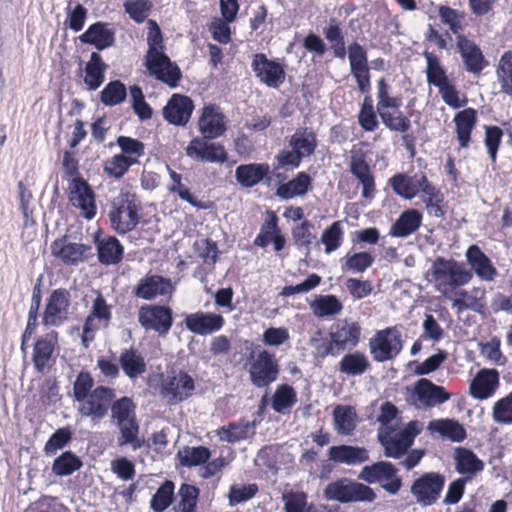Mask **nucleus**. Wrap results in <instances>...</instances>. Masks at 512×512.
Segmentation results:
<instances>
[{
	"instance_id": "79ce46f5",
	"label": "nucleus",
	"mask_w": 512,
	"mask_h": 512,
	"mask_svg": "<svg viewBox=\"0 0 512 512\" xmlns=\"http://www.w3.org/2000/svg\"><path fill=\"white\" fill-rule=\"evenodd\" d=\"M297 403V392L289 384H281L276 387L271 399L272 409L279 414H288Z\"/></svg>"
},
{
	"instance_id": "13d9d810",
	"label": "nucleus",
	"mask_w": 512,
	"mask_h": 512,
	"mask_svg": "<svg viewBox=\"0 0 512 512\" xmlns=\"http://www.w3.org/2000/svg\"><path fill=\"white\" fill-rule=\"evenodd\" d=\"M136 163H138V160L132 156L117 154L106 161L104 171L109 176L115 179H120L124 176L128 169Z\"/></svg>"
},
{
	"instance_id": "864d4df0",
	"label": "nucleus",
	"mask_w": 512,
	"mask_h": 512,
	"mask_svg": "<svg viewBox=\"0 0 512 512\" xmlns=\"http://www.w3.org/2000/svg\"><path fill=\"white\" fill-rule=\"evenodd\" d=\"M423 56L427 62V82L437 88L447 84L449 80L444 68L441 66L439 59L427 51L423 53Z\"/></svg>"
},
{
	"instance_id": "c03bdc74",
	"label": "nucleus",
	"mask_w": 512,
	"mask_h": 512,
	"mask_svg": "<svg viewBox=\"0 0 512 512\" xmlns=\"http://www.w3.org/2000/svg\"><path fill=\"white\" fill-rule=\"evenodd\" d=\"M312 179L306 172H300L297 176L281 185L277 189V195L282 199H292L295 196L305 195L310 186Z\"/></svg>"
},
{
	"instance_id": "0e129e2a",
	"label": "nucleus",
	"mask_w": 512,
	"mask_h": 512,
	"mask_svg": "<svg viewBox=\"0 0 512 512\" xmlns=\"http://www.w3.org/2000/svg\"><path fill=\"white\" fill-rule=\"evenodd\" d=\"M285 512H312L313 505L307 503V495L301 491H288L282 494Z\"/></svg>"
},
{
	"instance_id": "f257e3e1",
	"label": "nucleus",
	"mask_w": 512,
	"mask_h": 512,
	"mask_svg": "<svg viewBox=\"0 0 512 512\" xmlns=\"http://www.w3.org/2000/svg\"><path fill=\"white\" fill-rule=\"evenodd\" d=\"M109 410L110 421L118 429L117 446H130L134 451L141 449L145 440L139 436L140 425L132 399L127 396L114 399Z\"/></svg>"
},
{
	"instance_id": "58836bf2",
	"label": "nucleus",
	"mask_w": 512,
	"mask_h": 512,
	"mask_svg": "<svg viewBox=\"0 0 512 512\" xmlns=\"http://www.w3.org/2000/svg\"><path fill=\"white\" fill-rule=\"evenodd\" d=\"M455 469L460 474L475 475L484 469V463L476 454L463 447L455 449L454 453Z\"/></svg>"
},
{
	"instance_id": "f03ea898",
	"label": "nucleus",
	"mask_w": 512,
	"mask_h": 512,
	"mask_svg": "<svg viewBox=\"0 0 512 512\" xmlns=\"http://www.w3.org/2000/svg\"><path fill=\"white\" fill-rule=\"evenodd\" d=\"M428 274L435 291L446 298H451L458 288L467 285L473 278L464 263L441 256L432 262Z\"/></svg>"
},
{
	"instance_id": "5fc2aeb1",
	"label": "nucleus",
	"mask_w": 512,
	"mask_h": 512,
	"mask_svg": "<svg viewBox=\"0 0 512 512\" xmlns=\"http://www.w3.org/2000/svg\"><path fill=\"white\" fill-rule=\"evenodd\" d=\"M496 76L500 84L501 91L512 96V52H505L496 68Z\"/></svg>"
},
{
	"instance_id": "603ef678",
	"label": "nucleus",
	"mask_w": 512,
	"mask_h": 512,
	"mask_svg": "<svg viewBox=\"0 0 512 512\" xmlns=\"http://www.w3.org/2000/svg\"><path fill=\"white\" fill-rule=\"evenodd\" d=\"M386 109L381 112H378L382 123L388 128L390 131L399 132V133H407L411 128L410 119L405 116L400 109L392 110Z\"/></svg>"
},
{
	"instance_id": "a878e982",
	"label": "nucleus",
	"mask_w": 512,
	"mask_h": 512,
	"mask_svg": "<svg viewBox=\"0 0 512 512\" xmlns=\"http://www.w3.org/2000/svg\"><path fill=\"white\" fill-rule=\"evenodd\" d=\"M466 262L469 271L482 281L493 282L498 276V271L490 258L481 250L478 245H471L465 252Z\"/></svg>"
},
{
	"instance_id": "6ab92c4d",
	"label": "nucleus",
	"mask_w": 512,
	"mask_h": 512,
	"mask_svg": "<svg viewBox=\"0 0 512 512\" xmlns=\"http://www.w3.org/2000/svg\"><path fill=\"white\" fill-rule=\"evenodd\" d=\"M203 137L193 138L185 148L186 155L195 160L209 163H224L228 156L223 145L209 142Z\"/></svg>"
},
{
	"instance_id": "0eeeda50",
	"label": "nucleus",
	"mask_w": 512,
	"mask_h": 512,
	"mask_svg": "<svg viewBox=\"0 0 512 512\" xmlns=\"http://www.w3.org/2000/svg\"><path fill=\"white\" fill-rule=\"evenodd\" d=\"M324 497L327 500L348 503L358 501L371 502L375 499L376 495L369 486L342 478L326 486Z\"/></svg>"
},
{
	"instance_id": "a19ab883",
	"label": "nucleus",
	"mask_w": 512,
	"mask_h": 512,
	"mask_svg": "<svg viewBox=\"0 0 512 512\" xmlns=\"http://www.w3.org/2000/svg\"><path fill=\"white\" fill-rule=\"evenodd\" d=\"M289 146L301 157L311 156L317 147L316 134L307 128H300L295 131L289 140Z\"/></svg>"
},
{
	"instance_id": "dca6fc26",
	"label": "nucleus",
	"mask_w": 512,
	"mask_h": 512,
	"mask_svg": "<svg viewBox=\"0 0 512 512\" xmlns=\"http://www.w3.org/2000/svg\"><path fill=\"white\" fill-rule=\"evenodd\" d=\"M348 53L350 72L354 77L361 93H368L371 89L370 68L365 48L358 42H352L346 49Z\"/></svg>"
},
{
	"instance_id": "aec40b11",
	"label": "nucleus",
	"mask_w": 512,
	"mask_h": 512,
	"mask_svg": "<svg viewBox=\"0 0 512 512\" xmlns=\"http://www.w3.org/2000/svg\"><path fill=\"white\" fill-rule=\"evenodd\" d=\"M412 399L420 408H432L450 399L449 393L442 386L426 378L419 379L413 387Z\"/></svg>"
},
{
	"instance_id": "4be33fe9",
	"label": "nucleus",
	"mask_w": 512,
	"mask_h": 512,
	"mask_svg": "<svg viewBox=\"0 0 512 512\" xmlns=\"http://www.w3.org/2000/svg\"><path fill=\"white\" fill-rule=\"evenodd\" d=\"M69 201L74 207L81 210L84 218L90 220L95 216L94 192L83 178L72 179L69 186Z\"/></svg>"
},
{
	"instance_id": "9d476101",
	"label": "nucleus",
	"mask_w": 512,
	"mask_h": 512,
	"mask_svg": "<svg viewBox=\"0 0 512 512\" xmlns=\"http://www.w3.org/2000/svg\"><path fill=\"white\" fill-rule=\"evenodd\" d=\"M71 293L66 288H57L46 299L42 324L46 327H60L69 320Z\"/></svg>"
},
{
	"instance_id": "69168bd1",
	"label": "nucleus",
	"mask_w": 512,
	"mask_h": 512,
	"mask_svg": "<svg viewBox=\"0 0 512 512\" xmlns=\"http://www.w3.org/2000/svg\"><path fill=\"white\" fill-rule=\"evenodd\" d=\"M279 230L277 215L273 211H268L265 222L260 228V233L254 240V245L265 248Z\"/></svg>"
},
{
	"instance_id": "c9c22d12",
	"label": "nucleus",
	"mask_w": 512,
	"mask_h": 512,
	"mask_svg": "<svg viewBox=\"0 0 512 512\" xmlns=\"http://www.w3.org/2000/svg\"><path fill=\"white\" fill-rule=\"evenodd\" d=\"M58 333L52 331L46 338L38 339L33 348L34 368L42 373L52 357Z\"/></svg>"
},
{
	"instance_id": "4468645a",
	"label": "nucleus",
	"mask_w": 512,
	"mask_h": 512,
	"mask_svg": "<svg viewBox=\"0 0 512 512\" xmlns=\"http://www.w3.org/2000/svg\"><path fill=\"white\" fill-rule=\"evenodd\" d=\"M445 479L435 472H428L417 478L411 485L410 492L422 507L433 505L440 497Z\"/></svg>"
},
{
	"instance_id": "9b49d317",
	"label": "nucleus",
	"mask_w": 512,
	"mask_h": 512,
	"mask_svg": "<svg viewBox=\"0 0 512 512\" xmlns=\"http://www.w3.org/2000/svg\"><path fill=\"white\" fill-rule=\"evenodd\" d=\"M369 350L376 362L395 358L402 350L401 333L391 327L378 331L369 341Z\"/></svg>"
},
{
	"instance_id": "6e6552de",
	"label": "nucleus",
	"mask_w": 512,
	"mask_h": 512,
	"mask_svg": "<svg viewBox=\"0 0 512 512\" xmlns=\"http://www.w3.org/2000/svg\"><path fill=\"white\" fill-rule=\"evenodd\" d=\"M116 397L114 389L106 386H97L89 396L79 403L78 413L89 418L93 424H98L109 412L110 406Z\"/></svg>"
},
{
	"instance_id": "052dcab7",
	"label": "nucleus",
	"mask_w": 512,
	"mask_h": 512,
	"mask_svg": "<svg viewBox=\"0 0 512 512\" xmlns=\"http://www.w3.org/2000/svg\"><path fill=\"white\" fill-rule=\"evenodd\" d=\"M342 266L343 270H347L354 274H362L374 263V257L369 252H356L347 255Z\"/></svg>"
},
{
	"instance_id": "4d7b16f0",
	"label": "nucleus",
	"mask_w": 512,
	"mask_h": 512,
	"mask_svg": "<svg viewBox=\"0 0 512 512\" xmlns=\"http://www.w3.org/2000/svg\"><path fill=\"white\" fill-rule=\"evenodd\" d=\"M174 488V483L170 480H166L152 496L150 508L154 512L165 511L173 502Z\"/></svg>"
},
{
	"instance_id": "bf43d9fd",
	"label": "nucleus",
	"mask_w": 512,
	"mask_h": 512,
	"mask_svg": "<svg viewBox=\"0 0 512 512\" xmlns=\"http://www.w3.org/2000/svg\"><path fill=\"white\" fill-rule=\"evenodd\" d=\"M178 455L181 465L192 467L205 464L209 460L211 452L204 446L185 447Z\"/></svg>"
},
{
	"instance_id": "7c9ffc66",
	"label": "nucleus",
	"mask_w": 512,
	"mask_h": 512,
	"mask_svg": "<svg viewBox=\"0 0 512 512\" xmlns=\"http://www.w3.org/2000/svg\"><path fill=\"white\" fill-rule=\"evenodd\" d=\"M328 457L335 463L355 466L368 461L369 452L364 447L338 445L329 448Z\"/></svg>"
},
{
	"instance_id": "8fccbe9b",
	"label": "nucleus",
	"mask_w": 512,
	"mask_h": 512,
	"mask_svg": "<svg viewBox=\"0 0 512 512\" xmlns=\"http://www.w3.org/2000/svg\"><path fill=\"white\" fill-rule=\"evenodd\" d=\"M83 466L82 460L72 451H65L55 458L52 464V473L64 477L72 475Z\"/></svg>"
},
{
	"instance_id": "20e7f679",
	"label": "nucleus",
	"mask_w": 512,
	"mask_h": 512,
	"mask_svg": "<svg viewBox=\"0 0 512 512\" xmlns=\"http://www.w3.org/2000/svg\"><path fill=\"white\" fill-rule=\"evenodd\" d=\"M140 206L136 195L121 191L111 202L109 220L111 227L121 235L131 232L139 223Z\"/></svg>"
},
{
	"instance_id": "7ed1b4c3",
	"label": "nucleus",
	"mask_w": 512,
	"mask_h": 512,
	"mask_svg": "<svg viewBox=\"0 0 512 512\" xmlns=\"http://www.w3.org/2000/svg\"><path fill=\"white\" fill-rule=\"evenodd\" d=\"M245 368L251 384L259 389L269 387L280 374V365L276 355L266 349L251 351L247 357Z\"/></svg>"
},
{
	"instance_id": "680f3d73",
	"label": "nucleus",
	"mask_w": 512,
	"mask_h": 512,
	"mask_svg": "<svg viewBox=\"0 0 512 512\" xmlns=\"http://www.w3.org/2000/svg\"><path fill=\"white\" fill-rule=\"evenodd\" d=\"M344 231L341 221L333 222L327 227L321 236V242L325 246V252L330 254L337 250L343 242Z\"/></svg>"
},
{
	"instance_id": "393cba45",
	"label": "nucleus",
	"mask_w": 512,
	"mask_h": 512,
	"mask_svg": "<svg viewBox=\"0 0 512 512\" xmlns=\"http://www.w3.org/2000/svg\"><path fill=\"white\" fill-rule=\"evenodd\" d=\"M194 109L193 101L186 95L173 94L163 108V118L176 126H185Z\"/></svg>"
},
{
	"instance_id": "e433bc0d",
	"label": "nucleus",
	"mask_w": 512,
	"mask_h": 512,
	"mask_svg": "<svg viewBox=\"0 0 512 512\" xmlns=\"http://www.w3.org/2000/svg\"><path fill=\"white\" fill-rule=\"evenodd\" d=\"M119 364L129 379H136L146 371V362L140 352L134 348L123 349L119 356Z\"/></svg>"
},
{
	"instance_id": "c85d7f7f",
	"label": "nucleus",
	"mask_w": 512,
	"mask_h": 512,
	"mask_svg": "<svg viewBox=\"0 0 512 512\" xmlns=\"http://www.w3.org/2000/svg\"><path fill=\"white\" fill-rule=\"evenodd\" d=\"M499 385V373L495 369L480 370L470 384L473 398L483 400L491 397Z\"/></svg>"
},
{
	"instance_id": "3c124183",
	"label": "nucleus",
	"mask_w": 512,
	"mask_h": 512,
	"mask_svg": "<svg viewBox=\"0 0 512 512\" xmlns=\"http://www.w3.org/2000/svg\"><path fill=\"white\" fill-rule=\"evenodd\" d=\"M112 306L107 304L102 294L98 293L97 297L93 300L91 310L86 317V330L91 329V324H96V321L103 322L104 326H108L111 318Z\"/></svg>"
},
{
	"instance_id": "37998d69",
	"label": "nucleus",
	"mask_w": 512,
	"mask_h": 512,
	"mask_svg": "<svg viewBox=\"0 0 512 512\" xmlns=\"http://www.w3.org/2000/svg\"><path fill=\"white\" fill-rule=\"evenodd\" d=\"M323 35L330 43V48L336 58L344 59L346 56V46L343 30L336 19H330L327 26L323 28Z\"/></svg>"
},
{
	"instance_id": "cd10ccee",
	"label": "nucleus",
	"mask_w": 512,
	"mask_h": 512,
	"mask_svg": "<svg viewBox=\"0 0 512 512\" xmlns=\"http://www.w3.org/2000/svg\"><path fill=\"white\" fill-rule=\"evenodd\" d=\"M194 390L193 379L185 372L172 376L164 384L162 394L169 402L176 403L187 399Z\"/></svg>"
},
{
	"instance_id": "5701e85b",
	"label": "nucleus",
	"mask_w": 512,
	"mask_h": 512,
	"mask_svg": "<svg viewBox=\"0 0 512 512\" xmlns=\"http://www.w3.org/2000/svg\"><path fill=\"white\" fill-rule=\"evenodd\" d=\"M456 46L467 72L478 75L488 66L482 50L473 40L458 35Z\"/></svg>"
},
{
	"instance_id": "4c0bfd02",
	"label": "nucleus",
	"mask_w": 512,
	"mask_h": 512,
	"mask_svg": "<svg viewBox=\"0 0 512 512\" xmlns=\"http://www.w3.org/2000/svg\"><path fill=\"white\" fill-rule=\"evenodd\" d=\"M255 422L241 420L236 423H230L223 426L217 431V435L221 441L235 443L246 440L254 435Z\"/></svg>"
},
{
	"instance_id": "774afa93",
	"label": "nucleus",
	"mask_w": 512,
	"mask_h": 512,
	"mask_svg": "<svg viewBox=\"0 0 512 512\" xmlns=\"http://www.w3.org/2000/svg\"><path fill=\"white\" fill-rule=\"evenodd\" d=\"M492 417L496 423L512 424V392L494 403Z\"/></svg>"
},
{
	"instance_id": "f3484780",
	"label": "nucleus",
	"mask_w": 512,
	"mask_h": 512,
	"mask_svg": "<svg viewBox=\"0 0 512 512\" xmlns=\"http://www.w3.org/2000/svg\"><path fill=\"white\" fill-rule=\"evenodd\" d=\"M251 68L255 77L267 87L276 89L285 81L284 67L278 62L268 59L263 53L253 55Z\"/></svg>"
},
{
	"instance_id": "bb28decb",
	"label": "nucleus",
	"mask_w": 512,
	"mask_h": 512,
	"mask_svg": "<svg viewBox=\"0 0 512 512\" xmlns=\"http://www.w3.org/2000/svg\"><path fill=\"white\" fill-rule=\"evenodd\" d=\"M198 128L203 138L213 140L221 137L226 131V123L220 108L215 105L203 107Z\"/></svg>"
},
{
	"instance_id": "f704fd0d",
	"label": "nucleus",
	"mask_w": 512,
	"mask_h": 512,
	"mask_svg": "<svg viewBox=\"0 0 512 512\" xmlns=\"http://www.w3.org/2000/svg\"><path fill=\"white\" fill-rule=\"evenodd\" d=\"M108 66L103 61L101 55L97 52H92L90 60L85 65L84 83L90 91L97 90L104 82L105 71Z\"/></svg>"
},
{
	"instance_id": "39448f33",
	"label": "nucleus",
	"mask_w": 512,
	"mask_h": 512,
	"mask_svg": "<svg viewBox=\"0 0 512 512\" xmlns=\"http://www.w3.org/2000/svg\"><path fill=\"white\" fill-rule=\"evenodd\" d=\"M420 432L421 424L418 421H410L400 431H395L392 427L379 428L377 437L384 447L385 456L399 459L407 453Z\"/></svg>"
},
{
	"instance_id": "ea45409f",
	"label": "nucleus",
	"mask_w": 512,
	"mask_h": 512,
	"mask_svg": "<svg viewBox=\"0 0 512 512\" xmlns=\"http://www.w3.org/2000/svg\"><path fill=\"white\" fill-rule=\"evenodd\" d=\"M457 140L461 148H466L471 140V132L476 124V111L472 108L458 112L454 117Z\"/></svg>"
},
{
	"instance_id": "1a4fd4ad",
	"label": "nucleus",
	"mask_w": 512,
	"mask_h": 512,
	"mask_svg": "<svg viewBox=\"0 0 512 512\" xmlns=\"http://www.w3.org/2000/svg\"><path fill=\"white\" fill-rule=\"evenodd\" d=\"M397 471L392 463L379 461L364 466L359 474V479L370 484L380 483L386 492L395 495L402 486V480L397 476Z\"/></svg>"
},
{
	"instance_id": "473e14b6",
	"label": "nucleus",
	"mask_w": 512,
	"mask_h": 512,
	"mask_svg": "<svg viewBox=\"0 0 512 512\" xmlns=\"http://www.w3.org/2000/svg\"><path fill=\"white\" fill-rule=\"evenodd\" d=\"M422 223V214L416 209H408L400 214L392 224L389 234L393 237L406 238L416 232Z\"/></svg>"
},
{
	"instance_id": "49530a36",
	"label": "nucleus",
	"mask_w": 512,
	"mask_h": 512,
	"mask_svg": "<svg viewBox=\"0 0 512 512\" xmlns=\"http://www.w3.org/2000/svg\"><path fill=\"white\" fill-rule=\"evenodd\" d=\"M428 429L433 432H438L443 437L454 442H460L466 438L464 427L457 421L450 419L431 421L428 425Z\"/></svg>"
},
{
	"instance_id": "09e8293b",
	"label": "nucleus",
	"mask_w": 512,
	"mask_h": 512,
	"mask_svg": "<svg viewBox=\"0 0 512 512\" xmlns=\"http://www.w3.org/2000/svg\"><path fill=\"white\" fill-rule=\"evenodd\" d=\"M333 418L335 429L339 434L349 435L356 428L357 415L351 406H336Z\"/></svg>"
},
{
	"instance_id": "2eb2a0df",
	"label": "nucleus",
	"mask_w": 512,
	"mask_h": 512,
	"mask_svg": "<svg viewBox=\"0 0 512 512\" xmlns=\"http://www.w3.org/2000/svg\"><path fill=\"white\" fill-rule=\"evenodd\" d=\"M144 65L157 80L172 88L178 85L181 78L180 68L164 52L145 55Z\"/></svg>"
},
{
	"instance_id": "423d86ee",
	"label": "nucleus",
	"mask_w": 512,
	"mask_h": 512,
	"mask_svg": "<svg viewBox=\"0 0 512 512\" xmlns=\"http://www.w3.org/2000/svg\"><path fill=\"white\" fill-rule=\"evenodd\" d=\"M360 332L358 323L338 320L330 328V341L323 347L322 356H335L346 349H353L360 340Z\"/></svg>"
},
{
	"instance_id": "ddd939ff",
	"label": "nucleus",
	"mask_w": 512,
	"mask_h": 512,
	"mask_svg": "<svg viewBox=\"0 0 512 512\" xmlns=\"http://www.w3.org/2000/svg\"><path fill=\"white\" fill-rule=\"evenodd\" d=\"M389 184L394 193L404 199L411 200L422 192L424 195H434V186L429 183L423 172L408 176L398 173L389 179Z\"/></svg>"
},
{
	"instance_id": "412c9836",
	"label": "nucleus",
	"mask_w": 512,
	"mask_h": 512,
	"mask_svg": "<svg viewBox=\"0 0 512 512\" xmlns=\"http://www.w3.org/2000/svg\"><path fill=\"white\" fill-rule=\"evenodd\" d=\"M51 253L64 264L76 266L92 256V248L89 245L75 242H67L66 237L58 238L52 242Z\"/></svg>"
},
{
	"instance_id": "6e6d98bb",
	"label": "nucleus",
	"mask_w": 512,
	"mask_h": 512,
	"mask_svg": "<svg viewBox=\"0 0 512 512\" xmlns=\"http://www.w3.org/2000/svg\"><path fill=\"white\" fill-rule=\"evenodd\" d=\"M126 86L120 80L109 82L100 92V101L105 106H116L125 101Z\"/></svg>"
},
{
	"instance_id": "338daca9",
	"label": "nucleus",
	"mask_w": 512,
	"mask_h": 512,
	"mask_svg": "<svg viewBox=\"0 0 512 512\" xmlns=\"http://www.w3.org/2000/svg\"><path fill=\"white\" fill-rule=\"evenodd\" d=\"M180 501L175 507L176 512H195L199 489L193 485L182 484L179 492Z\"/></svg>"
},
{
	"instance_id": "c756f323",
	"label": "nucleus",
	"mask_w": 512,
	"mask_h": 512,
	"mask_svg": "<svg viewBox=\"0 0 512 512\" xmlns=\"http://www.w3.org/2000/svg\"><path fill=\"white\" fill-rule=\"evenodd\" d=\"M79 40L84 44L93 45L97 50H104L113 46L115 42V32L104 22H96L79 36Z\"/></svg>"
},
{
	"instance_id": "a18cd8bd",
	"label": "nucleus",
	"mask_w": 512,
	"mask_h": 512,
	"mask_svg": "<svg viewBox=\"0 0 512 512\" xmlns=\"http://www.w3.org/2000/svg\"><path fill=\"white\" fill-rule=\"evenodd\" d=\"M369 367L368 357L359 351L346 354L339 362V371L348 376L362 375Z\"/></svg>"
},
{
	"instance_id": "de8ad7c7",
	"label": "nucleus",
	"mask_w": 512,
	"mask_h": 512,
	"mask_svg": "<svg viewBox=\"0 0 512 512\" xmlns=\"http://www.w3.org/2000/svg\"><path fill=\"white\" fill-rule=\"evenodd\" d=\"M310 307L317 318H325L339 314L343 305L334 295H320L311 302Z\"/></svg>"
},
{
	"instance_id": "72a5a7b5",
	"label": "nucleus",
	"mask_w": 512,
	"mask_h": 512,
	"mask_svg": "<svg viewBox=\"0 0 512 512\" xmlns=\"http://www.w3.org/2000/svg\"><path fill=\"white\" fill-rule=\"evenodd\" d=\"M270 167L266 163H252L239 165L235 170L237 182L246 188L260 183L269 173Z\"/></svg>"
},
{
	"instance_id": "2f4dec72",
	"label": "nucleus",
	"mask_w": 512,
	"mask_h": 512,
	"mask_svg": "<svg viewBox=\"0 0 512 512\" xmlns=\"http://www.w3.org/2000/svg\"><path fill=\"white\" fill-rule=\"evenodd\" d=\"M98 261L103 265H117L124 256V247L114 236L96 239Z\"/></svg>"
},
{
	"instance_id": "e2e57ef3",
	"label": "nucleus",
	"mask_w": 512,
	"mask_h": 512,
	"mask_svg": "<svg viewBox=\"0 0 512 512\" xmlns=\"http://www.w3.org/2000/svg\"><path fill=\"white\" fill-rule=\"evenodd\" d=\"M389 91L390 86L387 84L385 79H379L377 82V112H381L386 109L398 110L402 106L401 98L391 96Z\"/></svg>"
},
{
	"instance_id": "a211bd4d",
	"label": "nucleus",
	"mask_w": 512,
	"mask_h": 512,
	"mask_svg": "<svg viewBox=\"0 0 512 512\" xmlns=\"http://www.w3.org/2000/svg\"><path fill=\"white\" fill-rule=\"evenodd\" d=\"M176 288L170 278L152 274L141 278L133 289V294L140 299L153 301L157 297L171 298Z\"/></svg>"
},
{
	"instance_id": "b1692460",
	"label": "nucleus",
	"mask_w": 512,
	"mask_h": 512,
	"mask_svg": "<svg viewBox=\"0 0 512 512\" xmlns=\"http://www.w3.org/2000/svg\"><path fill=\"white\" fill-rule=\"evenodd\" d=\"M184 324L191 333L210 335L221 330L225 324V320L220 314L198 311L186 314Z\"/></svg>"
},
{
	"instance_id": "f8f14e48",
	"label": "nucleus",
	"mask_w": 512,
	"mask_h": 512,
	"mask_svg": "<svg viewBox=\"0 0 512 512\" xmlns=\"http://www.w3.org/2000/svg\"><path fill=\"white\" fill-rule=\"evenodd\" d=\"M138 322L145 330L166 336L173 325V311L165 305H143L138 311Z\"/></svg>"
}]
</instances>
